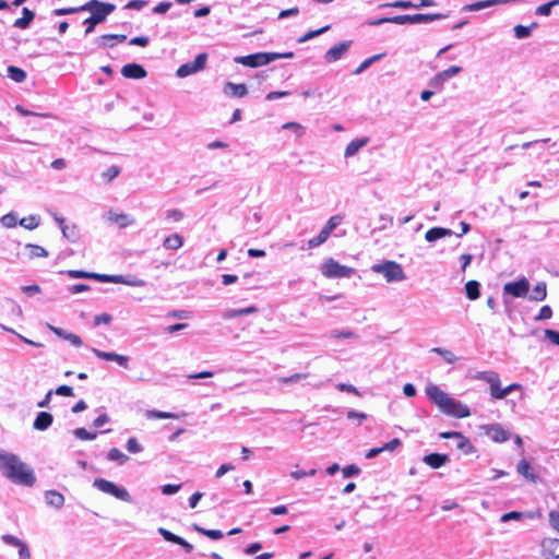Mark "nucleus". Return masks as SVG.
Here are the masks:
<instances>
[{
    "label": "nucleus",
    "instance_id": "f257e3e1",
    "mask_svg": "<svg viewBox=\"0 0 559 559\" xmlns=\"http://www.w3.org/2000/svg\"><path fill=\"white\" fill-rule=\"evenodd\" d=\"M0 471L4 477L17 485L32 487L36 483L33 468L16 454L4 450H0Z\"/></svg>",
    "mask_w": 559,
    "mask_h": 559
},
{
    "label": "nucleus",
    "instance_id": "f03ea898",
    "mask_svg": "<svg viewBox=\"0 0 559 559\" xmlns=\"http://www.w3.org/2000/svg\"><path fill=\"white\" fill-rule=\"evenodd\" d=\"M425 393L440 412L454 418H465L471 415L469 407L460 401L451 397L447 392L441 390L437 384L429 383Z\"/></svg>",
    "mask_w": 559,
    "mask_h": 559
},
{
    "label": "nucleus",
    "instance_id": "7ed1b4c3",
    "mask_svg": "<svg viewBox=\"0 0 559 559\" xmlns=\"http://www.w3.org/2000/svg\"><path fill=\"white\" fill-rule=\"evenodd\" d=\"M116 5L112 3H106L98 0H91L84 5L80 7L81 11H90L92 14L84 20L83 24L86 25L85 35L94 32L95 26L106 21L107 16L114 12Z\"/></svg>",
    "mask_w": 559,
    "mask_h": 559
},
{
    "label": "nucleus",
    "instance_id": "20e7f679",
    "mask_svg": "<svg viewBox=\"0 0 559 559\" xmlns=\"http://www.w3.org/2000/svg\"><path fill=\"white\" fill-rule=\"evenodd\" d=\"M294 52H257L248 56H238L234 58V62L249 68H258L269 64L278 59H290Z\"/></svg>",
    "mask_w": 559,
    "mask_h": 559
},
{
    "label": "nucleus",
    "instance_id": "39448f33",
    "mask_svg": "<svg viewBox=\"0 0 559 559\" xmlns=\"http://www.w3.org/2000/svg\"><path fill=\"white\" fill-rule=\"evenodd\" d=\"M320 271L326 278H346L350 277L355 272L353 267L342 265L333 258L326 259L321 264Z\"/></svg>",
    "mask_w": 559,
    "mask_h": 559
},
{
    "label": "nucleus",
    "instance_id": "423d86ee",
    "mask_svg": "<svg viewBox=\"0 0 559 559\" xmlns=\"http://www.w3.org/2000/svg\"><path fill=\"white\" fill-rule=\"evenodd\" d=\"M93 486L97 488L99 491L114 496L115 498L124 501L131 502V496L129 491L123 488L117 486L115 483L107 480L105 478H95L93 481Z\"/></svg>",
    "mask_w": 559,
    "mask_h": 559
},
{
    "label": "nucleus",
    "instance_id": "0eeeda50",
    "mask_svg": "<svg viewBox=\"0 0 559 559\" xmlns=\"http://www.w3.org/2000/svg\"><path fill=\"white\" fill-rule=\"evenodd\" d=\"M374 273L382 274L388 282H400L405 280L402 266L394 261H385L383 263L372 265Z\"/></svg>",
    "mask_w": 559,
    "mask_h": 559
},
{
    "label": "nucleus",
    "instance_id": "6e6552de",
    "mask_svg": "<svg viewBox=\"0 0 559 559\" xmlns=\"http://www.w3.org/2000/svg\"><path fill=\"white\" fill-rule=\"evenodd\" d=\"M445 14L441 13H431V14H425V13H417V14H405V15H395L393 16L392 23L397 25H404V24H418V23H429L437 20L445 19Z\"/></svg>",
    "mask_w": 559,
    "mask_h": 559
},
{
    "label": "nucleus",
    "instance_id": "1a4fd4ad",
    "mask_svg": "<svg viewBox=\"0 0 559 559\" xmlns=\"http://www.w3.org/2000/svg\"><path fill=\"white\" fill-rule=\"evenodd\" d=\"M206 61L207 55L205 52L199 53L193 61L181 64L177 69L176 74L178 78H187L189 75L198 73L205 68Z\"/></svg>",
    "mask_w": 559,
    "mask_h": 559
},
{
    "label": "nucleus",
    "instance_id": "9d476101",
    "mask_svg": "<svg viewBox=\"0 0 559 559\" xmlns=\"http://www.w3.org/2000/svg\"><path fill=\"white\" fill-rule=\"evenodd\" d=\"M442 439H454L455 449L460 450L464 454H472L476 451L469 439L459 431H444L439 435Z\"/></svg>",
    "mask_w": 559,
    "mask_h": 559
},
{
    "label": "nucleus",
    "instance_id": "9b49d317",
    "mask_svg": "<svg viewBox=\"0 0 559 559\" xmlns=\"http://www.w3.org/2000/svg\"><path fill=\"white\" fill-rule=\"evenodd\" d=\"M530 290V282L526 277H521L516 282H509L503 286V293L514 298L525 297Z\"/></svg>",
    "mask_w": 559,
    "mask_h": 559
},
{
    "label": "nucleus",
    "instance_id": "f8f14e48",
    "mask_svg": "<svg viewBox=\"0 0 559 559\" xmlns=\"http://www.w3.org/2000/svg\"><path fill=\"white\" fill-rule=\"evenodd\" d=\"M483 429L493 442L501 443L510 439V432L499 424L486 425Z\"/></svg>",
    "mask_w": 559,
    "mask_h": 559
},
{
    "label": "nucleus",
    "instance_id": "ddd939ff",
    "mask_svg": "<svg viewBox=\"0 0 559 559\" xmlns=\"http://www.w3.org/2000/svg\"><path fill=\"white\" fill-rule=\"evenodd\" d=\"M350 45V40H345L331 47L324 55L325 62L333 63L342 59L343 56L348 51Z\"/></svg>",
    "mask_w": 559,
    "mask_h": 559
},
{
    "label": "nucleus",
    "instance_id": "4468645a",
    "mask_svg": "<svg viewBox=\"0 0 559 559\" xmlns=\"http://www.w3.org/2000/svg\"><path fill=\"white\" fill-rule=\"evenodd\" d=\"M462 71L459 66H452L441 72H438L431 80L430 85L436 88H442L443 84L451 78L457 75Z\"/></svg>",
    "mask_w": 559,
    "mask_h": 559
},
{
    "label": "nucleus",
    "instance_id": "2eb2a0df",
    "mask_svg": "<svg viewBox=\"0 0 559 559\" xmlns=\"http://www.w3.org/2000/svg\"><path fill=\"white\" fill-rule=\"evenodd\" d=\"M92 352L99 359L108 360V361H116L119 366H121L122 368H126V369L129 367V357L128 356L120 355V354H117L114 352H104V350H100V349H97L94 347L92 348Z\"/></svg>",
    "mask_w": 559,
    "mask_h": 559
},
{
    "label": "nucleus",
    "instance_id": "dca6fc26",
    "mask_svg": "<svg viewBox=\"0 0 559 559\" xmlns=\"http://www.w3.org/2000/svg\"><path fill=\"white\" fill-rule=\"evenodd\" d=\"M121 74L127 79H144L147 75L146 70L138 63H128L121 68Z\"/></svg>",
    "mask_w": 559,
    "mask_h": 559
},
{
    "label": "nucleus",
    "instance_id": "f3484780",
    "mask_svg": "<svg viewBox=\"0 0 559 559\" xmlns=\"http://www.w3.org/2000/svg\"><path fill=\"white\" fill-rule=\"evenodd\" d=\"M476 379L486 381L490 384V395L493 399V393H497L500 386V378L499 374L495 371H480L477 372Z\"/></svg>",
    "mask_w": 559,
    "mask_h": 559
},
{
    "label": "nucleus",
    "instance_id": "a211bd4d",
    "mask_svg": "<svg viewBox=\"0 0 559 559\" xmlns=\"http://www.w3.org/2000/svg\"><path fill=\"white\" fill-rule=\"evenodd\" d=\"M449 461V455L441 453H430L423 457V462L435 469L445 465Z\"/></svg>",
    "mask_w": 559,
    "mask_h": 559
},
{
    "label": "nucleus",
    "instance_id": "6ab92c4d",
    "mask_svg": "<svg viewBox=\"0 0 559 559\" xmlns=\"http://www.w3.org/2000/svg\"><path fill=\"white\" fill-rule=\"evenodd\" d=\"M106 221L112 224H117L120 228H124L133 224V219L130 218L129 215L124 213H115L112 211H109L106 214Z\"/></svg>",
    "mask_w": 559,
    "mask_h": 559
},
{
    "label": "nucleus",
    "instance_id": "aec40b11",
    "mask_svg": "<svg viewBox=\"0 0 559 559\" xmlns=\"http://www.w3.org/2000/svg\"><path fill=\"white\" fill-rule=\"evenodd\" d=\"M454 233L449 229V228H444V227H432L430 229H428L425 234V239L426 241L428 242H435L441 238H444V237H448V236H452Z\"/></svg>",
    "mask_w": 559,
    "mask_h": 559
},
{
    "label": "nucleus",
    "instance_id": "412c9836",
    "mask_svg": "<svg viewBox=\"0 0 559 559\" xmlns=\"http://www.w3.org/2000/svg\"><path fill=\"white\" fill-rule=\"evenodd\" d=\"M512 2V0H483L469 3L463 8L464 11H480L497 4H504Z\"/></svg>",
    "mask_w": 559,
    "mask_h": 559
},
{
    "label": "nucleus",
    "instance_id": "4be33fe9",
    "mask_svg": "<svg viewBox=\"0 0 559 559\" xmlns=\"http://www.w3.org/2000/svg\"><path fill=\"white\" fill-rule=\"evenodd\" d=\"M53 421V417L50 413L47 412H40L37 414L33 427L36 430L44 431L48 429Z\"/></svg>",
    "mask_w": 559,
    "mask_h": 559
},
{
    "label": "nucleus",
    "instance_id": "5701e85b",
    "mask_svg": "<svg viewBox=\"0 0 559 559\" xmlns=\"http://www.w3.org/2000/svg\"><path fill=\"white\" fill-rule=\"evenodd\" d=\"M45 501L48 506L61 509L64 504V496L57 490H47L45 492Z\"/></svg>",
    "mask_w": 559,
    "mask_h": 559
},
{
    "label": "nucleus",
    "instance_id": "b1692460",
    "mask_svg": "<svg viewBox=\"0 0 559 559\" xmlns=\"http://www.w3.org/2000/svg\"><path fill=\"white\" fill-rule=\"evenodd\" d=\"M35 17V13L28 8H23L22 17L16 19L13 23V26L16 28L25 29L29 26Z\"/></svg>",
    "mask_w": 559,
    "mask_h": 559
},
{
    "label": "nucleus",
    "instance_id": "393cba45",
    "mask_svg": "<svg viewBox=\"0 0 559 559\" xmlns=\"http://www.w3.org/2000/svg\"><path fill=\"white\" fill-rule=\"evenodd\" d=\"M224 92L226 94H230L233 97H243L247 95L248 90L247 86L242 83L236 84L233 82H227L225 84Z\"/></svg>",
    "mask_w": 559,
    "mask_h": 559
},
{
    "label": "nucleus",
    "instance_id": "a878e982",
    "mask_svg": "<svg viewBox=\"0 0 559 559\" xmlns=\"http://www.w3.org/2000/svg\"><path fill=\"white\" fill-rule=\"evenodd\" d=\"M127 39V36L123 34H105L96 38V44L99 47H109L112 48L116 44H107V40H117L122 43Z\"/></svg>",
    "mask_w": 559,
    "mask_h": 559
},
{
    "label": "nucleus",
    "instance_id": "bb28decb",
    "mask_svg": "<svg viewBox=\"0 0 559 559\" xmlns=\"http://www.w3.org/2000/svg\"><path fill=\"white\" fill-rule=\"evenodd\" d=\"M516 471L520 475H522L525 479L535 483L537 476L533 473L530 463L526 460H521L516 465Z\"/></svg>",
    "mask_w": 559,
    "mask_h": 559
},
{
    "label": "nucleus",
    "instance_id": "cd10ccee",
    "mask_svg": "<svg viewBox=\"0 0 559 559\" xmlns=\"http://www.w3.org/2000/svg\"><path fill=\"white\" fill-rule=\"evenodd\" d=\"M368 143L367 138L356 139L350 141L344 152L345 157H352L356 155L360 148H362Z\"/></svg>",
    "mask_w": 559,
    "mask_h": 559
},
{
    "label": "nucleus",
    "instance_id": "c85d7f7f",
    "mask_svg": "<svg viewBox=\"0 0 559 559\" xmlns=\"http://www.w3.org/2000/svg\"><path fill=\"white\" fill-rule=\"evenodd\" d=\"M24 249L27 250V258L29 260H33L35 258H47L48 257V251L44 247L38 246V245L26 243L24 246Z\"/></svg>",
    "mask_w": 559,
    "mask_h": 559
},
{
    "label": "nucleus",
    "instance_id": "c756f323",
    "mask_svg": "<svg viewBox=\"0 0 559 559\" xmlns=\"http://www.w3.org/2000/svg\"><path fill=\"white\" fill-rule=\"evenodd\" d=\"M546 297H547L546 283L539 282L534 286L532 294L530 295L528 298L531 300H535V301H543L544 299H546Z\"/></svg>",
    "mask_w": 559,
    "mask_h": 559
},
{
    "label": "nucleus",
    "instance_id": "7c9ffc66",
    "mask_svg": "<svg viewBox=\"0 0 559 559\" xmlns=\"http://www.w3.org/2000/svg\"><path fill=\"white\" fill-rule=\"evenodd\" d=\"M183 245V239L179 234H173L164 239L163 246L169 250H177Z\"/></svg>",
    "mask_w": 559,
    "mask_h": 559
},
{
    "label": "nucleus",
    "instance_id": "2f4dec72",
    "mask_svg": "<svg viewBox=\"0 0 559 559\" xmlns=\"http://www.w3.org/2000/svg\"><path fill=\"white\" fill-rule=\"evenodd\" d=\"M480 284L477 282V281H468L466 284H465V293H466V297L469 299V300H476L479 298L480 296Z\"/></svg>",
    "mask_w": 559,
    "mask_h": 559
},
{
    "label": "nucleus",
    "instance_id": "473e14b6",
    "mask_svg": "<svg viewBox=\"0 0 559 559\" xmlns=\"http://www.w3.org/2000/svg\"><path fill=\"white\" fill-rule=\"evenodd\" d=\"M192 528L194 531H197L198 533H200L211 539H214V540H217V539H221L224 537V534L221 530H207V528L201 527L198 524H193Z\"/></svg>",
    "mask_w": 559,
    "mask_h": 559
},
{
    "label": "nucleus",
    "instance_id": "72a5a7b5",
    "mask_svg": "<svg viewBox=\"0 0 559 559\" xmlns=\"http://www.w3.org/2000/svg\"><path fill=\"white\" fill-rule=\"evenodd\" d=\"M147 419H178L180 416L174 413L151 409L146 412Z\"/></svg>",
    "mask_w": 559,
    "mask_h": 559
},
{
    "label": "nucleus",
    "instance_id": "f704fd0d",
    "mask_svg": "<svg viewBox=\"0 0 559 559\" xmlns=\"http://www.w3.org/2000/svg\"><path fill=\"white\" fill-rule=\"evenodd\" d=\"M7 72L8 76L16 83H21L26 79V72L15 66H9Z\"/></svg>",
    "mask_w": 559,
    "mask_h": 559
},
{
    "label": "nucleus",
    "instance_id": "c9c22d12",
    "mask_svg": "<svg viewBox=\"0 0 559 559\" xmlns=\"http://www.w3.org/2000/svg\"><path fill=\"white\" fill-rule=\"evenodd\" d=\"M40 217L38 215H29L19 221V225L25 229L33 230L39 226Z\"/></svg>",
    "mask_w": 559,
    "mask_h": 559
},
{
    "label": "nucleus",
    "instance_id": "e433bc0d",
    "mask_svg": "<svg viewBox=\"0 0 559 559\" xmlns=\"http://www.w3.org/2000/svg\"><path fill=\"white\" fill-rule=\"evenodd\" d=\"M107 459L109 461L117 462L119 465H123L129 460V457L117 448L109 450Z\"/></svg>",
    "mask_w": 559,
    "mask_h": 559
},
{
    "label": "nucleus",
    "instance_id": "4c0bfd02",
    "mask_svg": "<svg viewBox=\"0 0 559 559\" xmlns=\"http://www.w3.org/2000/svg\"><path fill=\"white\" fill-rule=\"evenodd\" d=\"M259 274L257 273H246L243 276H242V286L245 289H250V288H257L259 285Z\"/></svg>",
    "mask_w": 559,
    "mask_h": 559
},
{
    "label": "nucleus",
    "instance_id": "58836bf2",
    "mask_svg": "<svg viewBox=\"0 0 559 559\" xmlns=\"http://www.w3.org/2000/svg\"><path fill=\"white\" fill-rule=\"evenodd\" d=\"M537 26V23H532L530 26L516 25L514 27V35L519 39L527 38L532 34V29Z\"/></svg>",
    "mask_w": 559,
    "mask_h": 559
},
{
    "label": "nucleus",
    "instance_id": "ea45409f",
    "mask_svg": "<svg viewBox=\"0 0 559 559\" xmlns=\"http://www.w3.org/2000/svg\"><path fill=\"white\" fill-rule=\"evenodd\" d=\"M556 5H559V0H551L547 3L537 7L535 10V14L540 16H549L551 14V9Z\"/></svg>",
    "mask_w": 559,
    "mask_h": 559
},
{
    "label": "nucleus",
    "instance_id": "a19ab883",
    "mask_svg": "<svg viewBox=\"0 0 559 559\" xmlns=\"http://www.w3.org/2000/svg\"><path fill=\"white\" fill-rule=\"evenodd\" d=\"M61 231L63 237L70 240L71 242H75L79 239V230L75 225L62 226Z\"/></svg>",
    "mask_w": 559,
    "mask_h": 559
},
{
    "label": "nucleus",
    "instance_id": "79ce46f5",
    "mask_svg": "<svg viewBox=\"0 0 559 559\" xmlns=\"http://www.w3.org/2000/svg\"><path fill=\"white\" fill-rule=\"evenodd\" d=\"M431 352L440 355L448 364H454L457 360V357L449 349L442 347H435Z\"/></svg>",
    "mask_w": 559,
    "mask_h": 559
},
{
    "label": "nucleus",
    "instance_id": "37998d69",
    "mask_svg": "<svg viewBox=\"0 0 559 559\" xmlns=\"http://www.w3.org/2000/svg\"><path fill=\"white\" fill-rule=\"evenodd\" d=\"M521 389V384L519 383H512L508 386H506L504 389H501L499 386L497 393H493V399L496 400H502L504 399L508 394H510L511 392L515 391V390H519Z\"/></svg>",
    "mask_w": 559,
    "mask_h": 559
},
{
    "label": "nucleus",
    "instance_id": "c03bdc74",
    "mask_svg": "<svg viewBox=\"0 0 559 559\" xmlns=\"http://www.w3.org/2000/svg\"><path fill=\"white\" fill-rule=\"evenodd\" d=\"M0 222H1V225L5 228H13L19 224L17 215L14 212H10V213L3 215L0 219Z\"/></svg>",
    "mask_w": 559,
    "mask_h": 559
},
{
    "label": "nucleus",
    "instance_id": "a18cd8bd",
    "mask_svg": "<svg viewBox=\"0 0 559 559\" xmlns=\"http://www.w3.org/2000/svg\"><path fill=\"white\" fill-rule=\"evenodd\" d=\"M383 55H374L368 59H366L365 61H362L356 69L355 71L353 72L355 75H358L360 73H362L365 70H367L374 61L379 60L380 58H382Z\"/></svg>",
    "mask_w": 559,
    "mask_h": 559
},
{
    "label": "nucleus",
    "instance_id": "49530a36",
    "mask_svg": "<svg viewBox=\"0 0 559 559\" xmlns=\"http://www.w3.org/2000/svg\"><path fill=\"white\" fill-rule=\"evenodd\" d=\"M284 130H292L298 138H301L305 134V127L298 122H286L282 126Z\"/></svg>",
    "mask_w": 559,
    "mask_h": 559
},
{
    "label": "nucleus",
    "instance_id": "de8ad7c7",
    "mask_svg": "<svg viewBox=\"0 0 559 559\" xmlns=\"http://www.w3.org/2000/svg\"><path fill=\"white\" fill-rule=\"evenodd\" d=\"M329 236L330 235L326 231L321 229V231L319 233L318 236L308 240L309 248L319 247L320 245H322L323 242H325L328 240Z\"/></svg>",
    "mask_w": 559,
    "mask_h": 559
},
{
    "label": "nucleus",
    "instance_id": "09e8293b",
    "mask_svg": "<svg viewBox=\"0 0 559 559\" xmlns=\"http://www.w3.org/2000/svg\"><path fill=\"white\" fill-rule=\"evenodd\" d=\"M93 278L97 280L99 282H104V283L119 284L120 281H122V275H108V274L94 273V277Z\"/></svg>",
    "mask_w": 559,
    "mask_h": 559
},
{
    "label": "nucleus",
    "instance_id": "8fccbe9b",
    "mask_svg": "<svg viewBox=\"0 0 559 559\" xmlns=\"http://www.w3.org/2000/svg\"><path fill=\"white\" fill-rule=\"evenodd\" d=\"M75 438L81 440H94L97 437V432H90L85 428H76L73 430Z\"/></svg>",
    "mask_w": 559,
    "mask_h": 559
},
{
    "label": "nucleus",
    "instance_id": "3c124183",
    "mask_svg": "<svg viewBox=\"0 0 559 559\" xmlns=\"http://www.w3.org/2000/svg\"><path fill=\"white\" fill-rule=\"evenodd\" d=\"M329 29H330V25H326V26L321 27V28L316 29V31H309L304 36L298 38V43H305L307 40H310V39L321 35V34L325 33Z\"/></svg>",
    "mask_w": 559,
    "mask_h": 559
},
{
    "label": "nucleus",
    "instance_id": "603ef678",
    "mask_svg": "<svg viewBox=\"0 0 559 559\" xmlns=\"http://www.w3.org/2000/svg\"><path fill=\"white\" fill-rule=\"evenodd\" d=\"M119 284H124L132 287H143L145 285V281L138 278L135 276H124L122 275V281Z\"/></svg>",
    "mask_w": 559,
    "mask_h": 559
},
{
    "label": "nucleus",
    "instance_id": "864d4df0",
    "mask_svg": "<svg viewBox=\"0 0 559 559\" xmlns=\"http://www.w3.org/2000/svg\"><path fill=\"white\" fill-rule=\"evenodd\" d=\"M342 217L340 215H334L329 218L325 226L322 228L329 235L341 224Z\"/></svg>",
    "mask_w": 559,
    "mask_h": 559
},
{
    "label": "nucleus",
    "instance_id": "5fc2aeb1",
    "mask_svg": "<svg viewBox=\"0 0 559 559\" xmlns=\"http://www.w3.org/2000/svg\"><path fill=\"white\" fill-rule=\"evenodd\" d=\"M306 378H307L306 373H294L289 377H280L277 380L281 383L290 384V383H297L300 380L306 379Z\"/></svg>",
    "mask_w": 559,
    "mask_h": 559
},
{
    "label": "nucleus",
    "instance_id": "6e6d98bb",
    "mask_svg": "<svg viewBox=\"0 0 559 559\" xmlns=\"http://www.w3.org/2000/svg\"><path fill=\"white\" fill-rule=\"evenodd\" d=\"M382 7L395 8V9H414V3L406 0H396L394 2H389L382 4Z\"/></svg>",
    "mask_w": 559,
    "mask_h": 559
},
{
    "label": "nucleus",
    "instance_id": "4d7b16f0",
    "mask_svg": "<svg viewBox=\"0 0 559 559\" xmlns=\"http://www.w3.org/2000/svg\"><path fill=\"white\" fill-rule=\"evenodd\" d=\"M120 174V168L116 165H111L107 170H105L102 174V177L107 181L110 182L112 179H115Z\"/></svg>",
    "mask_w": 559,
    "mask_h": 559
},
{
    "label": "nucleus",
    "instance_id": "13d9d810",
    "mask_svg": "<svg viewBox=\"0 0 559 559\" xmlns=\"http://www.w3.org/2000/svg\"><path fill=\"white\" fill-rule=\"evenodd\" d=\"M126 448L130 453H140L143 450L142 445L138 442L136 438L134 437L128 439Z\"/></svg>",
    "mask_w": 559,
    "mask_h": 559
},
{
    "label": "nucleus",
    "instance_id": "bf43d9fd",
    "mask_svg": "<svg viewBox=\"0 0 559 559\" xmlns=\"http://www.w3.org/2000/svg\"><path fill=\"white\" fill-rule=\"evenodd\" d=\"M524 518V513L520 512V511H511V512H508V513H504L501 515L500 518V521L506 523V522H509V521H520Z\"/></svg>",
    "mask_w": 559,
    "mask_h": 559
},
{
    "label": "nucleus",
    "instance_id": "052dcab7",
    "mask_svg": "<svg viewBox=\"0 0 559 559\" xmlns=\"http://www.w3.org/2000/svg\"><path fill=\"white\" fill-rule=\"evenodd\" d=\"M158 533L164 537L165 540L174 543V544H177L180 538V536L171 533L170 531H168L164 527H159Z\"/></svg>",
    "mask_w": 559,
    "mask_h": 559
},
{
    "label": "nucleus",
    "instance_id": "680f3d73",
    "mask_svg": "<svg viewBox=\"0 0 559 559\" xmlns=\"http://www.w3.org/2000/svg\"><path fill=\"white\" fill-rule=\"evenodd\" d=\"M552 317V310L549 306L545 305L540 308L539 313L535 317L536 321L548 320Z\"/></svg>",
    "mask_w": 559,
    "mask_h": 559
},
{
    "label": "nucleus",
    "instance_id": "e2e57ef3",
    "mask_svg": "<svg viewBox=\"0 0 559 559\" xmlns=\"http://www.w3.org/2000/svg\"><path fill=\"white\" fill-rule=\"evenodd\" d=\"M183 213L180 210L173 209L166 211V218L173 222H180L183 218Z\"/></svg>",
    "mask_w": 559,
    "mask_h": 559
},
{
    "label": "nucleus",
    "instance_id": "0e129e2a",
    "mask_svg": "<svg viewBox=\"0 0 559 559\" xmlns=\"http://www.w3.org/2000/svg\"><path fill=\"white\" fill-rule=\"evenodd\" d=\"M2 540L7 544V545H10V546H14V547H20L22 546V544L24 543L23 540H21L20 538H17L16 536H13V535H10V534H5L2 536Z\"/></svg>",
    "mask_w": 559,
    "mask_h": 559
},
{
    "label": "nucleus",
    "instance_id": "69168bd1",
    "mask_svg": "<svg viewBox=\"0 0 559 559\" xmlns=\"http://www.w3.org/2000/svg\"><path fill=\"white\" fill-rule=\"evenodd\" d=\"M181 484H166L160 487V490L164 495H173L180 490Z\"/></svg>",
    "mask_w": 559,
    "mask_h": 559
},
{
    "label": "nucleus",
    "instance_id": "338daca9",
    "mask_svg": "<svg viewBox=\"0 0 559 559\" xmlns=\"http://www.w3.org/2000/svg\"><path fill=\"white\" fill-rule=\"evenodd\" d=\"M545 337L549 340L552 344L559 346V332L550 329H546L544 331Z\"/></svg>",
    "mask_w": 559,
    "mask_h": 559
},
{
    "label": "nucleus",
    "instance_id": "774afa93",
    "mask_svg": "<svg viewBox=\"0 0 559 559\" xmlns=\"http://www.w3.org/2000/svg\"><path fill=\"white\" fill-rule=\"evenodd\" d=\"M549 522L551 526L559 533V511L549 512Z\"/></svg>",
    "mask_w": 559,
    "mask_h": 559
}]
</instances>
